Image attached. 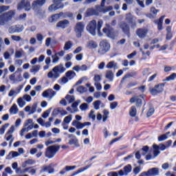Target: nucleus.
Masks as SVG:
<instances>
[{
	"label": "nucleus",
	"mask_w": 176,
	"mask_h": 176,
	"mask_svg": "<svg viewBox=\"0 0 176 176\" xmlns=\"http://www.w3.org/2000/svg\"><path fill=\"white\" fill-rule=\"evenodd\" d=\"M167 140V135H161L158 137V141L159 142H162L163 141H166Z\"/></svg>",
	"instance_id": "obj_62"
},
{
	"label": "nucleus",
	"mask_w": 176,
	"mask_h": 176,
	"mask_svg": "<svg viewBox=\"0 0 176 176\" xmlns=\"http://www.w3.org/2000/svg\"><path fill=\"white\" fill-rule=\"evenodd\" d=\"M68 25H69V21L68 20L60 21L56 24L57 28H62L63 30H65V28H67Z\"/></svg>",
	"instance_id": "obj_20"
},
{
	"label": "nucleus",
	"mask_w": 176,
	"mask_h": 176,
	"mask_svg": "<svg viewBox=\"0 0 176 176\" xmlns=\"http://www.w3.org/2000/svg\"><path fill=\"white\" fill-rule=\"evenodd\" d=\"M148 151H149V147L148 146H144L141 150H140L143 156H145V154L148 153Z\"/></svg>",
	"instance_id": "obj_59"
},
{
	"label": "nucleus",
	"mask_w": 176,
	"mask_h": 176,
	"mask_svg": "<svg viewBox=\"0 0 176 176\" xmlns=\"http://www.w3.org/2000/svg\"><path fill=\"white\" fill-rule=\"evenodd\" d=\"M65 99L69 102V104H74L75 102V96L71 95H67Z\"/></svg>",
	"instance_id": "obj_44"
},
{
	"label": "nucleus",
	"mask_w": 176,
	"mask_h": 176,
	"mask_svg": "<svg viewBox=\"0 0 176 176\" xmlns=\"http://www.w3.org/2000/svg\"><path fill=\"white\" fill-rule=\"evenodd\" d=\"M65 76L67 78V79H69L71 80L72 79H74L75 76H76V73L72 70H69L65 73Z\"/></svg>",
	"instance_id": "obj_32"
},
{
	"label": "nucleus",
	"mask_w": 176,
	"mask_h": 176,
	"mask_svg": "<svg viewBox=\"0 0 176 176\" xmlns=\"http://www.w3.org/2000/svg\"><path fill=\"white\" fill-rule=\"evenodd\" d=\"M23 128L25 129L27 131H30L34 129V120L32 119H28L23 124Z\"/></svg>",
	"instance_id": "obj_14"
},
{
	"label": "nucleus",
	"mask_w": 176,
	"mask_h": 176,
	"mask_svg": "<svg viewBox=\"0 0 176 176\" xmlns=\"http://www.w3.org/2000/svg\"><path fill=\"white\" fill-rule=\"evenodd\" d=\"M53 2L54 4L50 6L48 8L49 12H56V10H58V9H63L64 8L63 3L57 1V0H54Z\"/></svg>",
	"instance_id": "obj_8"
},
{
	"label": "nucleus",
	"mask_w": 176,
	"mask_h": 176,
	"mask_svg": "<svg viewBox=\"0 0 176 176\" xmlns=\"http://www.w3.org/2000/svg\"><path fill=\"white\" fill-rule=\"evenodd\" d=\"M9 126V123H6L4 125L1 126V127L0 128V135H3V134H5V131H6V129H8Z\"/></svg>",
	"instance_id": "obj_45"
},
{
	"label": "nucleus",
	"mask_w": 176,
	"mask_h": 176,
	"mask_svg": "<svg viewBox=\"0 0 176 176\" xmlns=\"http://www.w3.org/2000/svg\"><path fill=\"white\" fill-rule=\"evenodd\" d=\"M175 79H176V73H173L169 76H168L166 78V80H167V82H170V80H175Z\"/></svg>",
	"instance_id": "obj_60"
},
{
	"label": "nucleus",
	"mask_w": 176,
	"mask_h": 176,
	"mask_svg": "<svg viewBox=\"0 0 176 176\" xmlns=\"http://www.w3.org/2000/svg\"><path fill=\"white\" fill-rule=\"evenodd\" d=\"M80 109L82 111H87L89 109V104L87 103H82L80 105Z\"/></svg>",
	"instance_id": "obj_56"
},
{
	"label": "nucleus",
	"mask_w": 176,
	"mask_h": 176,
	"mask_svg": "<svg viewBox=\"0 0 176 176\" xmlns=\"http://www.w3.org/2000/svg\"><path fill=\"white\" fill-rule=\"evenodd\" d=\"M153 148L154 149L153 151V155L154 157H157L160 155V151H166L167 148L166 145L163 144H160V145L153 144Z\"/></svg>",
	"instance_id": "obj_9"
},
{
	"label": "nucleus",
	"mask_w": 176,
	"mask_h": 176,
	"mask_svg": "<svg viewBox=\"0 0 176 176\" xmlns=\"http://www.w3.org/2000/svg\"><path fill=\"white\" fill-rule=\"evenodd\" d=\"M72 46H73L72 41H67L65 43V45L63 47L64 52H67V51L71 50L72 48Z\"/></svg>",
	"instance_id": "obj_38"
},
{
	"label": "nucleus",
	"mask_w": 176,
	"mask_h": 176,
	"mask_svg": "<svg viewBox=\"0 0 176 176\" xmlns=\"http://www.w3.org/2000/svg\"><path fill=\"white\" fill-rule=\"evenodd\" d=\"M20 156V153L17 151H10L9 154L6 156V160H12L14 157H19Z\"/></svg>",
	"instance_id": "obj_24"
},
{
	"label": "nucleus",
	"mask_w": 176,
	"mask_h": 176,
	"mask_svg": "<svg viewBox=\"0 0 176 176\" xmlns=\"http://www.w3.org/2000/svg\"><path fill=\"white\" fill-rule=\"evenodd\" d=\"M65 72V67L63 64L58 65L53 67L52 70L47 74V78L50 79H58L61 74Z\"/></svg>",
	"instance_id": "obj_2"
},
{
	"label": "nucleus",
	"mask_w": 176,
	"mask_h": 176,
	"mask_svg": "<svg viewBox=\"0 0 176 176\" xmlns=\"http://www.w3.org/2000/svg\"><path fill=\"white\" fill-rule=\"evenodd\" d=\"M150 12L151 14H148L147 15V17H149V19H153V17H156L159 10H157L155 7H151L150 9Z\"/></svg>",
	"instance_id": "obj_29"
},
{
	"label": "nucleus",
	"mask_w": 176,
	"mask_h": 176,
	"mask_svg": "<svg viewBox=\"0 0 176 176\" xmlns=\"http://www.w3.org/2000/svg\"><path fill=\"white\" fill-rule=\"evenodd\" d=\"M36 36L37 41L40 42V43H42V42H43V35H42L40 33H38Z\"/></svg>",
	"instance_id": "obj_63"
},
{
	"label": "nucleus",
	"mask_w": 176,
	"mask_h": 176,
	"mask_svg": "<svg viewBox=\"0 0 176 176\" xmlns=\"http://www.w3.org/2000/svg\"><path fill=\"white\" fill-rule=\"evenodd\" d=\"M72 69L74 71H76V72H79L80 71H87V65H82L81 66L80 65H76L74 66Z\"/></svg>",
	"instance_id": "obj_28"
},
{
	"label": "nucleus",
	"mask_w": 176,
	"mask_h": 176,
	"mask_svg": "<svg viewBox=\"0 0 176 176\" xmlns=\"http://www.w3.org/2000/svg\"><path fill=\"white\" fill-rule=\"evenodd\" d=\"M126 19L127 20V21H129V23H133V25L132 26V28H134V27H135V21H133V15L131 14V13H129L126 15Z\"/></svg>",
	"instance_id": "obj_41"
},
{
	"label": "nucleus",
	"mask_w": 176,
	"mask_h": 176,
	"mask_svg": "<svg viewBox=\"0 0 176 176\" xmlns=\"http://www.w3.org/2000/svg\"><path fill=\"white\" fill-rule=\"evenodd\" d=\"M100 105H101V100H96L94 102V108L96 111H98L100 109Z\"/></svg>",
	"instance_id": "obj_58"
},
{
	"label": "nucleus",
	"mask_w": 176,
	"mask_h": 176,
	"mask_svg": "<svg viewBox=\"0 0 176 176\" xmlns=\"http://www.w3.org/2000/svg\"><path fill=\"white\" fill-rule=\"evenodd\" d=\"M68 138H70L69 140V145H78V138L75 137V135L72 134H67Z\"/></svg>",
	"instance_id": "obj_22"
},
{
	"label": "nucleus",
	"mask_w": 176,
	"mask_h": 176,
	"mask_svg": "<svg viewBox=\"0 0 176 176\" xmlns=\"http://www.w3.org/2000/svg\"><path fill=\"white\" fill-rule=\"evenodd\" d=\"M80 102H82L80 100H76L72 104V108L69 107H67V111L70 112V113H75V112H78V105H79Z\"/></svg>",
	"instance_id": "obj_13"
},
{
	"label": "nucleus",
	"mask_w": 176,
	"mask_h": 176,
	"mask_svg": "<svg viewBox=\"0 0 176 176\" xmlns=\"http://www.w3.org/2000/svg\"><path fill=\"white\" fill-rule=\"evenodd\" d=\"M14 13H15L14 11L10 10L3 15L6 17L7 20L9 21V20H12V17L14 16Z\"/></svg>",
	"instance_id": "obj_40"
},
{
	"label": "nucleus",
	"mask_w": 176,
	"mask_h": 176,
	"mask_svg": "<svg viewBox=\"0 0 176 176\" xmlns=\"http://www.w3.org/2000/svg\"><path fill=\"white\" fill-rule=\"evenodd\" d=\"M164 88V84H160L157 85H155L153 88H151L150 89V93L153 94V96H156V94L159 93H162L163 91Z\"/></svg>",
	"instance_id": "obj_12"
},
{
	"label": "nucleus",
	"mask_w": 176,
	"mask_h": 176,
	"mask_svg": "<svg viewBox=\"0 0 176 176\" xmlns=\"http://www.w3.org/2000/svg\"><path fill=\"white\" fill-rule=\"evenodd\" d=\"M4 140H6V141H14V137H13L12 133H8L7 132L4 135Z\"/></svg>",
	"instance_id": "obj_42"
},
{
	"label": "nucleus",
	"mask_w": 176,
	"mask_h": 176,
	"mask_svg": "<svg viewBox=\"0 0 176 176\" xmlns=\"http://www.w3.org/2000/svg\"><path fill=\"white\" fill-rule=\"evenodd\" d=\"M109 49H111L109 43H108V41L106 40L102 41L100 43L98 53L102 56L103 54H105V53H108V52H109Z\"/></svg>",
	"instance_id": "obj_4"
},
{
	"label": "nucleus",
	"mask_w": 176,
	"mask_h": 176,
	"mask_svg": "<svg viewBox=\"0 0 176 176\" xmlns=\"http://www.w3.org/2000/svg\"><path fill=\"white\" fill-rule=\"evenodd\" d=\"M113 8L112 6L105 7V0H102L100 6H96V9L89 8L87 10L85 13L86 16H97L98 13H108V12H111Z\"/></svg>",
	"instance_id": "obj_1"
},
{
	"label": "nucleus",
	"mask_w": 176,
	"mask_h": 176,
	"mask_svg": "<svg viewBox=\"0 0 176 176\" xmlns=\"http://www.w3.org/2000/svg\"><path fill=\"white\" fill-rule=\"evenodd\" d=\"M97 28V21L96 20L91 21L89 24L87 25V31L93 35L96 36V29Z\"/></svg>",
	"instance_id": "obj_7"
},
{
	"label": "nucleus",
	"mask_w": 176,
	"mask_h": 176,
	"mask_svg": "<svg viewBox=\"0 0 176 176\" xmlns=\"http://www.w3.org/2000/svg\"><path fill=\"white\" fill-rule=\"evenodd\" d=\"M16 30L17 33L23 32L24 31V26L23 25H16Z\"/></svg>",
	"instance_id": "obj_61"
},
{
	"label": "nucleus",
	"mask_w": 176,
	"mask_h": 176,
	"mask_svg": "<svg viewBox=\"0 0 176 176\" xmlns=\"http://www.w3.org/2000/svg\"><path fill=\"white\" fill-rule=\"evenodd\" d=\"M20 91V89H17L16 90L10 89V92L8 93V97H16L17 94H19Z\"/></svg>",
	"instance_id": "obj_37"
},
{
	"label": "nucleus",
	"mask_w": 176,
	"mask_h": 176,
	"mask_svg": "<svg viewBox=\"0 0 176 176\" xmlns=\"http://www.w3.org/2000/svg\"><path fill=\"white\" fill-rule=\"evenodd\" d=\"M17 10H25V12H30L31 10V2L28 0H21L16 6Z\"/></svg>",
	"instance_id": "obj_5"
},
{
	"label": "nucleus",
	"mask_w": 176,
	"mask_h": 176,
	"mask_svg": "<svg viewBox=\"0 0 176 176\" xmlns=\"http://www.w3.org/2000/svg\"><path fill=\"white\" fill-rule=\"evenodd\" d=\"M17 104L19 108H23L25 105V101L23 99V98H19L17 100Z\"/></svg>",
	"instance_id": "obj_50"
},
{
	"label": "nucleus",
	"mask_w": 176,
	"mask_h": 176,
	"mask_svg": "<svg viewBox=\"0 0 176 176\" xmlns=\"http://www.w3.org/2000/svg\"><path fill=\"white\" fill-rule=\"evenodd\" d=\"M41 65H34L30 69V72L31 74H33V75H36V74L41 71Z\"/></svg>",
	"instance_id": "obj_31"
},
{
	"label": "nucleus",
	"mask_w": 176,
	"mask_h": 176,
	"mask_svg": "<svg viewBox=\"0 0 176 176\" xmlns=\"http://www.w3.org/2000/svg\"><path fill=\"white\" fill-rule=\"evenodd\" d=\"M102 31L109 38H115V30L109 24H106V27L103 28Z\"/></svg>",
	"instance_id": "obj_11"
},
{
	"label": "nucleus",
	"mask_w": 176,
	"mask_h": 176,
	"mask_svg": "<svg viewBox=\"0 0 176 176\" xmlns=\"http://www.w3.org/2000/svg\"><path fill=\"white\" fill-rule=\"evenodd\" d=\"M46 3V0H36L32 2V6L34 9L36 8H42Z\"/></svg>",
	"instance_id": "obj_19"
},
{
	"label": "nucleus",
	"mask_w": 176,
	"mask_h": 176,
	"mask_svg": "<svg viewBox=\"0 0 176 176\" xmlns=\"http://www.w3.org/2000/svg\"><path fill=\"white\" fill-rule=\"evenodd\" d=\"M86 47L87 49H97V47H98V45L97 44V43L94 41H88L87 45H86Z\"/></svg>",
	"instance_id": "obj_27"
},
{
	"label": "nucleus",
	"mask_w": 176,
	"mask_h": 176,
	"mask_svg": "<svg viewBox=\"0 0 176 176\" xmlns=\"http://www.w3.org/2000/svg\"><path fill=\"white\" fill-rule=\"evenodd\" d=\"M94 80L95 83H100L101 82V76L100 75H95L94 78Z\"/></svg>",
	"instance_id": "obj_64"
},
{
	"label": "nucleus",
	"mask_w": 176,
	"mask_h": 176,
	"mask_svg": "<svg viewBox=\"0 0 176 176\" xmlns=\"http://www.w3.org/2000/svg\"><path fill=\"white\" fill-rule=\"evenodd\" d=\"M8 9H10L9 6H0V14L8 11Z\"/></svg>",
	"instance_id": "obj_57"
},
{
	"label": "nucleus",
	"mask_w": 176,
	"mask_h": 176,
	"mask_svg": "<svg viewBox=\"0 0 176 176\" xmlns=\"http://www.w3.org/2000/svg\"><path fill=\"white\" fill-rule=\"evenodd\" d=\"M129 116H130L131 118H135V116H137V109L135 108V107L132 106V107L130 108V110H129Z\"/></svg>",
	"instance_id": "obj_39"
},
{
	"label": "nucleus",
	"mask_w": 176,
	"mask_h": 176,
	"mask_svg": "<svg viewBox=\"0 0 176 176\" xmlns=\"http://www.w3.org/2000/svg\"><path fill=\"white\" fill-rule=\"evenodd\" d=\"M121 28L122 29V31L124 32V34H129L130 32V28H129L127 23L124 22L121 23Z\"/></svg>",
	"instance_id": "obj_34"
},
{
	"label": "nucleus",
	"mask_w": 176,
	"mask_h": 176,
	"mask_svg": "<svg viewBox=\"0 0 176 176\" xmlns=\"http://www.w3.org/2000/svg\"><path fill=\"white\" fill-rule=\"evenodd\" d=\"M50 112H52V108H50L48 110L44 111L43 115H42V118L43 119H47V118H49V115H50Z\"/></svg>",
	"instance_id": "obj_52"
},
{
	"label": "nucleus",
	"mask_w": 176,
	"mask_h": 176,
	"mask_svg": "<svg viewBox=\"0 0 176 176\" xmlns=\"http://www.w3.org/2000/svg\"><path fill=\"white\" fill-rule=\"evenodd\" d=\"M129 102H131V104H134V102H136V107H141V105H142V100L140 99L138 96L132 97L130 99Z\"/></svg>",
	"instance_id": "obj_21"
},
{
	"label": "nucleus",
	"mask_w": 176,
	"mask_h": 176,
	"mask_svg": "<svg viewBox=\"0 0 176 176\" xmlns=\"http://www.w3.org/2000/svg\"><path fill=\"white\" fill-rule=\"evenodd\" d=\"M9 112L11 115H17L19 113V107L17 104H13L9 109Z\"/></svg>",
	"instance_id": "obj_30"
},
{
	"label": "nucleus",
	"mask_w": 176,
	"mask_h": 176,
	"mask_svg": "<svg viewBox=\"0 0 176 176\" xmlns=\"http://www.w3.org/2000/svg\"><path fill=\"white\" fill-rule=\"evenodd\" d=\"M90 167H91V165H88V166H86L83 168H80L76 172H75L74 173H73L70 176L78 175V174H80V173H83V171H86V170H87L88 168H90Z\"/></svg>",
	"instance_id": "obj_33"
},
{
	"label": "nucleus",
	"mask_w": 176,
	"mask_h": 176,
	"mask_svg": "<svg viewBox=\"0 0 176 176\" xmlns=\"http://www.w3.org/2000/svg\"><path fill=\"white\" fill-rule=\"evenodd\" d=\"M108 116H109V111L107 110L103 111V116H102V122L105 123L107 120H108Z\"/></svg>",
	"instance_id": "obj_51"
},
{
	"label": "nucleus",
	"mask_w": 176,
	"mask_h": 176,
	"mask_svg": "<svg viewBox=\"0 0 176 176\" xmlns=\"http://www.w3.org/2000/svg\"><path fill=\"white\" fill-rule=\"evenodd\" d=\"M60 146L57 145H52L47 147L45 150V155L47 159H53L56 156V153L58 152Z\"/></svg>",
	"instance_id": "obj_3"
},
{
	"label": "nucleus",
	"mask_w": 176,
	"mask_h": 176,
	"mask_svg": "<svg viewBox=\"0 0 176 176\" xmlns=\"http://www.w3.org/2000/svg\"><path fill=\"white\" fill-rule=\"evenodd\" d=\"M86 24L83 22H78L74 28V31L77 38H80L82 36V32L85 31V27Z\"/></svg>",
	"instance_id": "obj_6"
},
{
	"label": "nucleus",
	"mask_w": 176,
	"mask_h": 176,
	"mask_svg": "<svg viewBox=\"0 0 176 176\" xmlns=\"http://www.w3.org/2000/svg\"><path fill=\"white\" fill-rule=\"evenodd\" d=\"M52 58L53 64H57V63H58V61H60V57H58L56 54L52 55Z\"/></svg>",
	"instance_id": "obj_53"
},
{
	"label": "nucleus",
	"mask_w": 176,
	"mask_h": 176,
	"mask_svg": "<svg viewBox=\"0 0 176 176\" xmlns=\"http://www.w3.org/2000/svg\"><path fill=\"white\" fill-rule=\"evenodd\" d=\"M48 173L49 174H53L54 173V167L52 164L48 166H43L41 169V173Z\"/></svg>",
	"instance_id": "obj_16"
},
{
	"label": "nucleus",
	"mask_w": 176,
	"mask_h": 176,
	"mask_svg": "<svg viewBox=\"0 0 176 176\" xmlns=\"http://www.w3.org/2000/svg\"><path fill=\"white\" fill-rule=\"evenodd\" d=\"M76 168V166H66L63 170L60 171V175H65L67 171H72V170H75Z\"/></svg>",
	"instance_id": "obj_23"
},
{
	"label": "nucleus",
	"mask_w": 176,
	"mask_h": 176,
	"mask_svg": "<svg viewBox=\"0 0 176 176\" xmlns=\"http://www.w3.org/2000/svg\"><path fill=\"white\" fill-rule=\"evenodd\" d=\"M132 167L131 165L128 164L124 167V175H129V173H131Z\"/></svg>",
	"instance_id": "obj_46"
},
{
	"label": "nucleus",
	"mask_w": 176,
	"mask_h": 176,
	"mask_svg": "<svg viewBox=\"0 0 176 176\" xmlns=\"http://www.w3.org/2000/svg\"><path fill=\"white\" fill-rule=\"evenodd\" d=\"M24 56V51L23 50H19L15 52L16 58H21Z\"/></svg>",
	"instance_id": "obj_48"
},
{
	"label": "nucleus",
	"mask_w": 176,
	"mask_h": 176,
	"mask_svg": "<svg viewBox=\"0 0 176 176\" xmlns=\"http://www.w3.org/2000/svg\"><path fill=\"white\" fill-rule=\"evenodd\" d=\"M25 173H29L32 175H34V174H36V170L32 168V167H27L25 168Z\"/></svg>",
	"instance_id": "obj_43"
},
{
	"label": "nucleus",
	"mask_w": 176,
	"mask_h": 176,
	"mask_svg": "<svg viewBox=\"0 0 176 176\" xmlns=\"http://www.w3.org/2000/svg\"><path fill=\"white\" fill-rule=\"evenodd\" d=\"M106 68H108L109 69H118L119 67H118V63L115 62L114 60H112L107 64Z\"/></svg>",
	"instance_id": "obj_25"
},
{
	"label": "nucleus",
	"mask_w": 176,
	"mask_h": 176,
	"mask_svg": "<svg viewBox=\"0 0 176 176\" xmlns=\"http://www.w3.org/2000/svg\"><path fill=\"white\" fill-rule=\"evenodd\" d=\"M72 120V115H69L64 118L63 122L67 123V124H69V123H71Z\"/></svg>",
	"instance_id": "obj_54"
},
{
	"label": "nucleus",
	"mask_w": 176,
	"mask_h": 176,
	"mask_svg": "<svg viewBox=\"0 0 176 176\" xmlns=\"http://www.w3.org/2000/svg\"><path fill=\"white\" fill-rule=\"evenodd\" d=\"M148 34V29L146 28H139L136 30V35L140 38V39H144L146 34Z\"/></svg>",
	"instance_id": "obj_15"
},
{
	"label": "nucleus",
	"mask_w": 176,
	"mask_h": 176,
	"mask_svg": "<svg viewBox=\"0 0 176 176\" xmlns=\"http://www.w3.org/2000/svg\"><path fill=\"white\" fill-rule=\"evenodd\" d=\"M102 24H103L102 20L100 19L97 23V30H98V36H102V34L100 32V30L102 28Z\"/></svg>",
	"instance_id": "obj_36"
},
{
	"label": "nucleus",
	"mask_w": 176,
	"mask_h": 176,
	"mask_svg": "<svg viewBox=\"0 0 176 176\" xmlns=\"http://www.w3.org/2000/svg\"><path fill=\"white\" fill-rule=\"evenodd\" d=\"M77 91L80 93V94H83V93H86V91H87V89L83 86H80L77 87Z\"/></svg>",
	"instance_id": "obj_55"
},
{
	"label": "nucleus",
	"mask_w": 176,
	"mask_h": 176,
	"mask_svg": "<svg viewBox=\"0 0 176 176\" xmlns=\"http://www.w3.org/2000/svg\"><path fill=\"white\" fill-rule=\"evenodd\" d=\"M52 115L57 116V115H61V116H65V115H68V112L63 109V108H57L54 109L52 112Z\"/></svg>",
	"instance_id": "obj_17"
},
{
	"label": "nucleus",
	"mask_w": 176,
	"mask_h": 176,
	"mask_svg": "<svg viewBox=\"0 0 176 176\" xmlns=\"http://www.w3.org/2000/svg\"><path fill=\"white\" fill-rule=\"evenodd\" d=\"M34 164H36L35 160L28 159L22 163L21 166L23 168H27L28 166H34Z\"/></svg>",
	"instance_id": "obj_18"
},
{
	"label": "nucleus",
	"mask_w": 176,
	"mask_h": 176,
	"mask_svg": "<svg viewBox=\"0 0 176 176\" xmlns=\"http://www.w3.org/2000/svg\"><path fill=\"white\" fill-rule=\"evenodd\" d=\"M68 82V78L66 76L62 77L60 78L58 80V83L59 85H67V82Z\"/></svg>",
	"instance_id": "obj_49"
},
{
	"label": "nucleus",
	"mask_w": 176,
	"mask_h": 176,
	"mask_svg": "<svg viewBox=\"0 0 176 176\" xmlns=\"http://www.w3.org/2000/svg\"><path fill=\"white\" fill-rule=\"evenodd\" d=\"M72 126H74V127L76 128L77 130H82V129L85 128L83 123L77 120H74L72 122Z\"/></svg>",
	"instance_id": "obj_26"
},
{
	"label": "nucleus",
	"mask_w": 176,
	"mask_h": 176,
	"mask_svg": "<svg viewBox=\"0 0 176 176\" xmlns=\"http://www.w3.org/2000/svg\"><path fill=\"white\" fill-rule=\"evenodd\" d=\"M7 21H8V19L5 16V15H0V25H5Z\"/></svg>",
	"instance_id": "obj_47"
},
{
	"label": "nucleus",
	"mask_w": 176,
	"mask_h": 176,
	"mask_svg": "<svg viewBox=\"0 0 176 176\" xmlns=\"http://www.w3.org/2000/svg\"><path fill=\"white\" fill-rule=\"evenodd\" d=\"M105 78H107V79H109L110 82H113V72H112V70H108L106 72Z\"/></svg>",
	"instance_id": "obj_35"
},
{
	"label": "nucleus",
	"mask_w": 176,
	"mask_h": 176,
	"mask_svg": "<svg viewBox=\"0 0 176 176\" xmlns=\"http://www.w3.org/2000/svg\"><path fill=\"white\" fill-rule=\"evenodd\" d=\"M57 92L53 89H48L45 91H44L42 94V97H44V98H49L50 100H53L55 96H56Z\"/></svg>",
	"instance_id": "obj_10"
}]
</instances>
